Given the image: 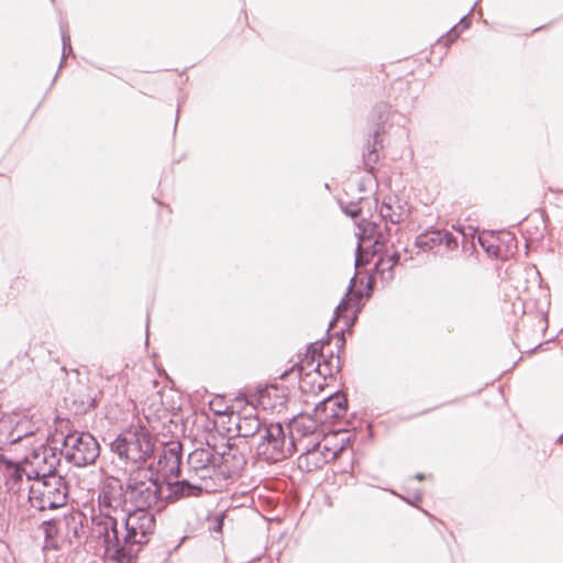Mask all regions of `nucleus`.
I'll return each instance as SVG.
<instances>
[{"label":"nucleus","mask_w":563,"mask_h":563,"mask_svg":"<svg viewBox=\"0 0 563 563\" xmlns=\"http://www.w3.org/2000/svg\"><path fill=\"white\" fill-rule=\"evenodd\" d=\"M410 214L409 206L397 196H387L379 207V216L386 222L399 224L408 219Z\"/></svg>","instance_id":"nucleus-21"},{"label":"nucleus","mask_w":563,"mask_h":563,"mask_svg":"<svg viewBox=\"0 0 563 563\" xmlns=\"http://www.w3.org/2000/svg\"><path fill=\"white\" fill-rule=\"evenodd\" d=\"M346 409V398L343 395L334 394L317 405L316 416L321 422H330L344 416Z\"/></svg>","instance_id":"nucleus-20"},{"label":"nucleus","mask_w":563,"mask_h":563,"mask_svg":"<svg viewBox=\"0 0 563 563\" xmlns=\"http://www.w3.org/2000/svg\"><path fill=\"white\" fill-rule=\"evenodd\" d=\"M323 346H324V343L320 342V341L311 343L308 346L307 352H306V354L308 355V358L311 357V356H314L316 360H320L321 361V358L324 357L323 354H322Z\"/></svg>","instance_id":"nucleus-32"},{"label":"nucleus","mask_w":563,"mask_h":563,"mask_svg":"<svg viewBox=\"0 0 563 563\" xmlns=\"http://www.w3.org/2000/svg\"><path fill=\"white\" fill-rule=\"evenodd\" d=\"M13 499H10L7 494L0 492V517L5 519V516H15L12 506Z\"/></svg>","instance_id":"nucleus-29"},{"label":"nucleus","mask_w":563,"mask_h":563,"mask_svg":"<svg viewBox=\"0 0 563 563\" xmlns=\"http://www.w3.org/2000/svg\"><path fill=\"white\" fill-rule=\"evenodd\" d=\"M415 477H416L418 481H422V479H424V474H422V473H418V474H416V476H415Z\"/></svg>","instance_id":"nucleus-34"},{"label":"nucleus","mask_w":563,"mask_h":563,"mask_svg":"<svg viewBox=\"0 0 563 563\" xmlns=\"http://www.w3.org/2000/svg\"><path fill=\"white\" fill-rule=\"evenodd\" d=\"M505 238H507L509 241L514 240V236L510 233L505 234Z\"/></svg>","instance_id":"nucleus-36"},{"label":"nucleus","mask_w":563,"mask_h":563,"mask_svg":"<svg viewBox=\"0 0 563 563\" xmlns=\"http://www.w3.org/2000/svg\"><path fill=\"white\" fill-rule=\"evenodd\" d=\"M558 442H563V433L559 437Z\"/></svg>","instance_id":"nucleus-38"},{"label":"nucleus","mask_w":563,"mask_h":563,"mask_svg":"<svg viewBox=\"0 0 563 563\" xmlns=\"http://www.w3.org/2000/svg\"><path fill=\"white\" fill-rule=\"evenodd\" d=\"M198 479H192L190 476L175 483H168L169 498L179 500L188 497H197L202 493V486L197 483Z\"/></svg>","instance_id":"nucleus-23"},{"label":"nucleus","mask_w":563,"mask_h":563,"mask_svg":"<svg viewBox=\"0 0 563 563\" xmlns=\"http://www.w3.org/2000/svg\"><path fill=\"white\" fill-rule=\"evenodd\" d=\"M68 494L67 482L60 475L34 477L29 486L27 501L38 511L55 510L66 506Z\"/></svg>","instance_id":"nucleus-4"},{"label":"nucleus","mask_w":563,"mask_h":563,"mask_svg":"<svg viewBox=\"0 0 563 563\" xmlns=\"http://www.w3.org/2000/svg\"><path fill=\"white\" fill-rule=\"evenodd\" d=\"M59 527V539L60 541L74 543L75 540H79L85 534L84 522L86 516L78 509H68L63 516L56 517Z\"/></svg>","instance_id":"nucleus-16"},{"label":"nucleus","mask_w":563,"mask_h":563,"mask_svg":"<svg viewBox=\"0 0 563 563\" xmlns=\"http://www.w3.org/2000/svg\"><path fill=\"white\" fill-rule=\"evenodd\" d=\"M4 523H5V519L0 517V531H2Z\"/></svg>","instance_id":"nucleus-35"},{"label":"nucleus","mask_w":563,"mask_h":563,"mask_svg":"<svg viewBox=\"0 0 563 563\" xmlns=\"http://www.w3.org/2000/svg\"><path fill=\"white\" fill-rule=\"evenodd\" d=\"M399 260H400V253H399V251L395 250L391 254H389L387 256L386 260L380 258L378 264L384 265L386 262L388 264V269L391 271L394 268V266L398 264Z\"/></svg>","instance_id":"nucleus-33"},{"label":"nucleus","mask_w":563,"mask_h":563,"mask_svg":"<svg viewBox=\"0 0 563 563\" xmlns=\"http://www.w3.org/2000/svg\"><path fill=\"white\" fill-rule=\"evenodd\" d=\"M296 451L294 438L287 437L280 423L264 424L257 454L269 463L289 457Z\"/></svg>","instance_id":"nucleus-7"},{"label":"nucleus","mask_w":563,"mask_h":563,"mask_svg":"<svg viewBox=\"0 0 563 563\" xmlns=\"http://www.w3.org/2000/svg\"><path fill=\"white\" fill-rule=\"evenodd\" d=\"M126 492L129 504L134 509L151 511L163 501V484L161 476L154 472V465L147 467L137 466L128 473Z\"/></svg>","instance_id":"nucleus-1"},{"label":"nucleus","mask_w":563,"mask_h":563,"mask_svg":"<svg viewBox=\"0 0 563 563\" xmlns=\"http://www.w3.org/2000/svg\"><path fill=\"white\" fill-rule=\"evenodd\" d=\"M330 440L325 438L323 442L308 444L298 457V467L310 473L336 459L342 452L343 445H332Z\"/></svg>","instance_id":"nucleus-11"},{"label":"nucleus","mask_w":563,"mask_h":563,"mask_svg":"<svg viewBox=\"0 0 563 563\" xmlns=\"http://www.w3.org/2000/svg\"><path fill=\"white\" fill-rule=\"evenodd\" d=\"M340 206H341L342 211L351 218H357L362 212V209L360 208L358 202L345 203L343 201H340Z\"/></svg>","instance_id":"nucleus-31"},{"label":"nucleus","mask_w":563,"mask_h":563,"mask_svg":"<svg viewBox=\"0 0 563 563\" xmlns=\"http://www.w3.org/2000/svg\"><path fill=\"white\" fill-rule=\"evenodd\" d=\"M235 428L239 437L250 438L257 433L262 435L264 426H262L256 415H243L238 417Z\"/></svg>","instance_id":"nucleus-25"},{"label":"nucleus","mask_w":563,"mask_h":563,"mask_svg":"<svg viewBox=\"0 0 563 563\" xmlns=\"http://www.w3.org/2000/svg\"><path fill=\"white\" fill-rule=\"evenodd\" d=\"M114 525L109 528L106 532L100 529L98 530V523H91V536L98 540L103 547L104 554L115 561L117 563H131L136 556L137 551H130L123 544L124 539V527L121 526V520L113 519Z\"/></svg>","instance_id":"nucleus-9"},{"label":"nucleus","mask_w":563,"mask_h":563,"mask_svg":"<svg viewBox=\"0 0 563 563\" xmlns=\"http://www.w3.org/2000/svg\"><path fill=\"white\" fill-rule=\"evenodd\" d=\"M217 472L229 477L238 475L246 464L244 455L230 443L223 445L222 451L216 450Z\"/></svg>","instance_id":"nucleus-18"},{"label":"nucleus","mask_w":563,"mask_h":563,"mask_svg":"<svg viewBox=\"0 0 563 563\" xmlns=\"http://www.w3.org/2000/svg\"><path fill=\"white\" fill-rule=\"evenodd\" d=\"M415 245L424 251L434 254L444 255L445 253L456 251L459 242L456 236L448 230H427L416 238Z\"/></svg>","instance_id":"nucleus-12"},{"label":"nucleus","mask_w":563,"mask_h":563,"mask_svg":"<svg viewBox=\"0 0 563 563\" xmlns=\"http://www.w3.org/2000/svg\"><path fill=\"white\" fill-rule=\"evenodd\" d=\"M221 527H222V522L220 521V522L218 523V529H221Z\"/></svg>","instance_id":"nucleus-39"},{"label":"nucleus","mask_w":563,"mask_h":563,"mask_svg":"<svg viewBox=\"0 0 563 563\" xmlns=\"http://www.w3.org/2000/svg\"><path fill=\"white\" fill-rule=\"evenodd\" d=\"M154 472L161 476L162 483L172 477H178L181 472V445L172 443L163 449L158 455L157 466Z\"/></svg>","instance_id":"nucleus-15"},{"label":"nucleus","mask_w":563,"mask_h":563,"mask_svg":"<svg viewBox=\"0 0 563 563\" xmlns=\"http://www.w3.org/2000/svg\"><path fill=\"white\" fill-rule=\"evenodd\" d=\"M124 527L123 544L130 551H140L150 541L155 530V516L152 511L133 509L120 518Z\"/></svg>","instance_id":"nucleus-5"},{"label":"nucleus","mask_w":563,"mask_h":563,"mask_svg":"<svg viewBox=\"0 0 563 563\" xmlns=\"http://www.w3.org/2000/svg\"><path fill=\"white\" fill-rule=\"evenodd\" d=\"M40 429L38 424L31 419L23 417L19 419L11 428L7 435L8 442L11 444L19 443L23 439L33 437Z\"/></svg>","instance_id":"nucleus-24"},{"label":"nucleus","mask_w":563,"mask_h":563,"mask_svg":"<svg viewBox=\"0 0 563 563\" xmlns=\"http://www.w3.org/2000/svg\"><path fill=\"white\" fill-rule=\"evenodd\" d=\"M60 454L74 466L85 467L97 461L100 446L91 433L73 431L65 435Z\"/></svg>","instance_id":"nucleus-6"},{"label":"nucleus","mask_w":563,"mask_h":563,"mask_svg":"<svg viewBox=\"0 0 563 563\" xmlns=\"http://www.w3.org/2000/svg\"><path fill=\"white\" fill-rule=\"evenodd\" d=\"M477 241L489 257H503V247L498 235H495L494 233H482L478 235Z\"/></svg>","instance_id":"nucleus-26"},{"label":"nucleus","mask_w":563,"mask_h":563,"mask_svg":"<svg viewBox=\"0 0 563 563\" xmlns=\"http://www.w3.org/2000/svg\"><path fill=\"white\" fill-rule=\"evenodd\" d=\"M60 452L57 453L55 448L42 446L40 450L34 452L33 462L31 464L32 473L34 477H47L57 474V466L60 463Z\"/></svg>","instance_id":"nucleus-17"},{"label":"nucleus","mask_w":563,"mask_h":563,"mask_svg":"<svg viewBox=\"0 0 563 563\" xmlns=\"http://www.w3.org/2000/svg\"><path fill=\"white\" fill-rule=\"evenodd\" d=\"M187 473L192 479L206 481L217 473L216 448H199L188 454Z\"/></svg>","instance_id":"nucleus-13"},{"label":"nucleus","mask_w":563,"mask_h":563,"mask_svg":"<svg viewBox=\"0 0 563 563\" xmlns=\"http://www.w3.org/2000/svg\"><path fill=\"white\" fill-rule=\"evenodd\" d=\"M129 503L126 485L122 484L119 478L111 477L107 479L100 487L98 494V509L99 512L93 515L91 523L96 522L103 526H98V530L102 529L104 532L112 528L114 525L113 519L120 520L129 510L125 508Z\"/></svg>","instance_id":"nucleus-3"},{"label":"nucleus","mask_w":563,"mask_h":563,"mask_svg":"<svg viewBox=\"0 0 563 563\" xmlns=\"http://www.w3.org/2000/svg\"><path fill=\"white\" fill-rule=\"evenodd\" d=\"M355 280H356L355 276L351 278L345 296L341 300L340 305L335 308V311H334L335 317H334V320L330 323V327H332L333 322L340 320L341 318H345V312L349 309H351L352 307H356V308L353 312V317H351V318L346 317L345 324L351 325L354 322V320L356 318V313L360 310V302L363 298L362 290H353L355 287Z\"/></svg>","instance_id":"nucleus-22"},{"label":"nucleus","mask_w":563,"mask_h":563,"mask_svg":"<svg viewBox=\"0 0 563 563\" xmlns=\"http://www.w3.org/2000/svg\"><path fill=\"white\" fill-rule=\"evenodd\" d=\"M340 363V357H333V354H331L330 360H324L323 364L321 363L320 360H316L314 356L308 358V355L305 354L303 358L299 363L291 366L289 371H285L280 375V378H286L290 375H295L300 382V388L305 390V385L311 384L309 378L313 374L322 377L324 380L328 375L332 376L333 368L339 371Z\"/></svg>","instance_id":"nucleus-10"},{"label":"nucleus","mask_w":563,"mask_h":563,"mask_svg":"<svg viewBox=\"0 0 563 563\" xmlns=\"http://www.w3.org/2000/svg\"><path fill=\"white\" fill-rule=\"evenodd\" d=\"M390 114V107L386 102L377 103L373 109V118L376 120V129L373 134V143L368 141L367 152L363 154L364 168L373 173L375 165L378 161L377 145L379 143L378 137L382 133H385V124L387 123Z\"/></svg>","instance_id":"nucleus-14"},{"label":"nucleus","mask_w":563,"mask_h":563,"mask_svg":"<svg viewBox=\"0 0 563 563\" xmlns=\"http://www.w3.org/2000/svg\"><path fill=\"white\" fill-rule=\"evenodd\" d=\"M32 468L31 466H22L15 463H8L4 471V487L7 494L10 499L14 497H19V493L21 492L24 478L26 482L33 481V476H31Z\"/></svg>","instance_id":"nucleus-19"},{"label":"nucleus","mask_w":563,"mask_h":563,"mask_svg":"<svg viewBox=\"0 0 563 563\" xmlns=\"http://www.w3.org/2000/svg\"><path fill=\"white\" fill-rule=\"evenodd\" d=\"M338 342H340V347H342V346H343V343H344L343 338H342V336H341V338H339V339H338Z\"/></svg>","instance_id":"nucleus-37"},{"label":"nucleus","mask_w":563,"mask_h":563,"mask_svg":"<svg viewBox=\"0 0 563 563\" xmlns=\"http://www.w3.org/2000/svg\"><path fill=\"white\" fill-rule=\"evenodd\" d=\"M110 449L121 461L141 464L154 455L156 438L144 426H131L110 443Z\"/></svg>","instance_id":"nucleus-2"},{"label":"nucleus","mask_w":563,"mask_h":563,"mask_svg":"<svg viewBox=\"0 0 563 563\" xmlns=\"http://www.w3.org/2000/svg\"><path fill=\"white\" fill-rule=\"evenodd\" d=\"M40 530L43 532L45 543L47 547L56 548L59 539V527L56 517L43 520L40 525Z\"/></svg>","instance_id":"nucleus-27"},{"label":"nucleus","mask_w":563,"mask_h":563,"mask_svg":"<svg viewBox=\"0 0 563 563\" xmlns=\"http://www.w3.org/2000/svg\"><path fill=\"white\" fill-rule=\"evenodd\" d=\"M391 228L385 225V231L374 222H362L357 224L356 236L358 239L355 266H363L368 263L369 256L387 251Z\"/></svg>","instance_id":"nucleus-8"},{"label":"nucleus","mask_w":563,"mask_h":563,"mask_svg":"<svg viewBox=\"0 0 563 563\" xmlns=\"http://www.w3.org/2000/svg\"><path fill=\"white\" fill-rule=\"evenodd\" d=\"M471 21L468 19V14L462 16L457 25H454L445 36H442L439 43H442L444 46L449 47L451 43H453L460 35L459 27L465 30L470 26Z\"/></svg>","instance_id":"nucleus-28"},{"label":"nucleus","mask_w":563,"mask_h":563,"mask_svg":"<svg viewBox=\"0 0 563 563\" xmlns=\"http://www.w3.org/2000/svg\"><path fill=\"white\" fill-rule=\"evenodd\" d=\"M60 35H62V44H63V54H62V60L59 64V69L64 66V60H65L66 56L69 55L73 51L71 44H70V36L63 25H60Z\"/></svg>","instance_id":"nucleus-30"}]
</instances>
